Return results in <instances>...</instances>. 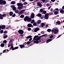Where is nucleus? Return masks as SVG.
Segmentation results:
<instances>
[{"label":"nucleus","mask_w":64,"mask_h":64,"mask_svg":"<svg viewBox=\"0 0 64 64\" xmlns=\"http://www.w3.org/2000/svg\"><path fill=\"white\" fill-rule=\"evenodd\" d=\"M46 35V34H44L38 38L36 39V40H35L34 42V43H36L38 44V42H41V40H40L39 42H38V40H40V39L42 37H43V36H45Z\"/></svg>","instance_id":"nucleus-1"},{"label":"nucleus","mask_w":64,"mask_h":64,"mask_svg":"<svg viewBox=\"0 0 64 64\" xmlns=\"http://www.w3.org/2000/svg\"><path fill=\"white\" fill-rule=\"evenodd\" d=\"M57 28H56L55 27L54 28L53 30H52V33L54 32V33L55 34H57L58 33V32H59V30H57L56 29Z\"/></svg>","instance_id":"nucleus-2"},{"label":"nucleus","mask_w":64,"mask_h":64,"mask_svg":"<svg viewBox=\"0 0 64 64\" xmlns=\"http://www.w3.org/2000/svg\"><path fill=\"white\" fill-rule=\"evenodd\" d=\"M24 20L25 21H28L29 22V21H31L32 20V19L31 18H30L28 16H26V17L24 18Z\"/></svg>","instance_id":"nucleus-3"},{"label":"nucleus","mask_w":64,"mask_h":64,"mask_svg":"<svg viewBox=\"0 0 64 64\" xmlns=\"http://www.w3.org/2000/svg\"><path fill=\"white\" fill-rule=\"evenodd\" d=\"M6 4V2L5 0L3 1V0H0V4H2L5 5Z\"/></svg>","instance_id":"nucleus-4"},{"label":"nucleus","mask_w":64,"mask_h":64,"mask_svg":"<svg viewBox=\"0 0 64 64\" xmlns=\"http://www.w3.org/2000/svg\"><path fill=\"white\" fill-rule=\"evenodd\" d=\"M11 8H12V9L13 10L15 11L16 10V8L15 7L14 5H12L10 6Z\"/></svg>","instance_id":"nucleus-5"},{"label":"nucleus","mask_w":64,"mask_h":64,"mask_svg":"<svg viewBox=\"0 0 64 64\" xmlns=\"http://www.w3.org/2000/svg\"><path fill=\"white\" fill-rule=\"evenodd\" d=\"M18 33L20 34H22L24 33V31L22 30H20L18 31Z\"/></svg>","instance_id":"nucleus-6"},{"label":"nucleus","mask_w":64,"mask_h":64,"mask_svg":"<svg viewBox=\"0 0 64 64\" xmlns=\"http://www.w3.org/2000/svg\"><path fill=\"white\" fill-rule=\"evenodd\" d=\"M48 15V14H46L45 15L44 18L45 19H48V18L49 17Z\"/></svg>","instance_id":"nucleus-7"},{"label":"nucleus","mask_w":64,"mask_h":64,"mask_svg":"<svg viewBox=\"0 0 64 64\" xmlns=\"http://www.w3.org/2000/svg\"><path fill=\"white\" fill-rule=\"evenodd\" d=\"M39 30V28H36L34 29V32H37Z\"/></svg>","instance_id":"nucleus-8"},{"label":"nucleus","mask_w":64,"mask_h":64,"mask_svg":"<svg viewBox=\"0 0 64 64\" xmlns=\"http://www.w3.org/2000/svg\"><path fill=\"white\" fill-rule=\"evenodd\" d=\"M25 10H22L19 13V14H20V15H21L22 13H23L24 12H25Z\"/></svg>","instance_id":"nucleus-9"},{"label":"nucleus","mask_w":64,"mask_h":64,"mask_svg":"<svg viewBox=\"0 0 64 64\" xmlns=\"http://www.w3.org/2000/svg\"><path fill=\"white\" fill-rule=\"evenodd\" d=\"M17 5L18 6V7H19V6H23V4L18 3L17 4Z\"/></svg>","instance_id":"nucleus-10"},{"label":"nucleus","mask_w":64,"mask_h":64,"mask_svg":"<svg viewBox=\"0 0 64 64\" xmlns=\"http://www.w3.org/2000/svg\"><path fill=\"white\" fill-rule=\"evenodd\" d=\"M25 45H26L25 44H24L23 45H20L19 46H20V47L21 48H23V47L24 48V47H25V46H24Z\"/></svg>","instance_id":"nucleus-11"},{"label":"nucleus","mask_w":64,"mask_h":64,"mask_svg":"<svg viewBox=\"0 0 64 64\" xmlns=\"http://www.w3.org/2000/svg\"><path fill=\"white\" fill-rule=\"evenodd\" d=\"M34 14L33 13H32L31 14V18H34Z\"/></svg>","instance_id":"nucleus-12"},{"label":"nucleus","mask_w":64,"mask_h":64,"mask_svg":"<svg viewBox=\"0 0 64 64\" xmlns=\"http://www.w3.org/2000/svg\"><path fill=\"white\" fill-rule=\"evenodd\" d=\"M52 40L51 39H49L48 40L46 41V43H48V42H50V41H51Z\"/></svg>","instance_id":"nucleus-13"},{"label":"nucleus","mask_w":64,"mask_h":64,"mask_svg":"<svg viewBox=\"0 0 64 64\" xmlns=\"http://www.w3.org/2000/svg\"><path fill=\"white\" fill-rule=\"evenodd\" d=\"M38 36H35L34 37V38H33V40H36V39H36V38H38Z\"/></svg>","instance_id":"nucleus-14"},{"label":"nucleus","mask_w":64,"mask_h":64,"mask_svg":"<svg viewBox=\"0 0 64 64\" xmlns=\"http://www.w3.org/2000/svg\"><path fill=\"white\" fill-rule=\"evenodd\" d=\"M60 12L61 13H62V14H64V10H60Z\"/></svg>","instance_id":"nucleus-15"},{"label":"nucleus","mask_w":64,"mask_h":64,"mask_svg":"<svg viewBox=\"0 0 64 64\" xmlns=\"http://www.w3.org/2000/svg\"><path fill=\"white\" fill-rule=\"evenodd\" d=\"M41 22V20H38L37 22V23L38 24H39Z\"/></svg>","instance_id":"nucleus-16"},{"label":"nucleus","mask_w":64,"mask_h":64,"mask_svg":"<svg viewBox=\"0 0 64 64\" xmlns=\"http://www.w3.org/2000/svg\"><path fill=\"white\" fill-rule=\"evenodd\" d=\"M27 26L28 27H31L32 26V24H28Z\"/></svg>","instance_id":"nucleus-17"},{"label":"nucleus","mask_w":64,"mask_h":64,"mask_svg":"<svg viewBox=\"0 0 64 64\" xmlns=\"http://www.w3.org/2000/svg\"><path fill=\"white\" fill-rule=\"evenodd\" d=\"M56 24H57L58 25H60L61 24V22L59 21H58L56 22Z\"/></svg>","instance_id":"nucleus-18"},{"label":"nucleus","mask_w":64,"mask_h":64,"mask_svg":"<svg viewBox=\"0 0 64 64\" xmlns=\"http://www.w3.org/2000/svg\"><path fill=\"white\" fill-rule=\"evenodd\" d=\"M13 12H10L9 13V15L10 16H12V15H13Z\"/></svg>","instance_id":"nucleus-19"},{"label":"nucleus","mask_w":64,"mask_h":64,"mask_svg":"<svg viewBox=\"0 0 64 64\" xmlns=\"http://www.w3.org/2000/svg\"><path fill=\"white\" fill-rule=\"evenodd\" d=\"M58 11H55L54 12V14L55 15H57V14H58Z\"/></svg>","instance_id":"nucleus-20"},{"label":"nucleus","mask_w":64,"mask_h":64,"mask_svg":"<svg viewBox=\"0 0 64 64\" xmlns=\"http://www.w3.org/2000/svg\"><path fill=\"white\" fill-rule=\"evenodd\" d=\"M38 6H40V7H41V6H42V4H41V3H38Z\"/></svg>","instance_id":"nucleus-21"},{"label":"nucleus","mask_w":64,"mask_h":64,"mask_svg":"<svg viewBox=\"0 0 64 64\" xmlns=\"http://www.w3.org/2000/svg\"><path fill=\"white\" fill-rule=\"evenodd\" d=\"M23 6H18V9H21L23 8Z\"/></svg>","instance_id":"nucleus-22"},{"label":"nucleus","mask_w":64,"mask_h":64,"mask_svg":"<svg viewBox=\"0 0 64 64\" xmlns=\"http://www.w3.org/2000/svg\"><path fill=\"white\" fill-rule=\"evenodd\" d=\"M32 37V36H29L26 37V38L27 39H29V38H31V37Z\"/></svg>","instance_id":"nucleus-23"},{"label":"nucleus","mask_w":64,"mask_h":64,"mask_svg":"<svg viewBox=\"0 0 64 64\" xmlns=\"http://www.w3.org/2000/svg\"><path fill=\"white\" fill-rule=\"evenodd\" d=\"M6 27L4 25H2V29H4Z\"/></svg>","instance_id":"nucleus-24"},{"label":"nucleus","mask_w":64,"mask_h":64,"mask_svg":"<svg viewBox=\"0 0 64 64\" xmlns=\"http://www.w3.org/2000/svg\"><path fill=\"white\" fill-rule=\"evenodd\" d=\"M35 22V21L34 20H32L31 22H30L32 24H33V23H34Z\"/></svg>","instance_id":"nucleus-25"},{"label":"nucleus","mask_w":64,"mask_h":64,"mask_svg":"<svg viewBox=\"0 0 64 64\" xmlns=\"http://www.w3.org/2000/svg\"><path fill=\"white\" fill-rule=\"evenodd\" d=\"M40 24L41 25L40 26H42V27H43L44 26V23H42L41 24Z\"/></svg>","instance_id":"nucleus-26"},{"label":"nucleus","mask_w":64,"mask_h":64,"mask_svg":"<svg viewBox=\"0 0 64 64\" xmlns=\"http://www.w3.org/2000/svg\"><path fill=\"white\" fill-rule=\"evenodd\" d=\"M16 3V2L14 1H13L12 2L11 4H15V3Z\"/></svg>","instance_id":"nucleus-27"},{"label":"nucleus","mask_w":64,"mask_h":64,"mask_svg":"<svg viewBox=\"0 0 64 64\" xmlns=\"http://www.w3.org/2000/svg\"><path fill=\"white\" fill-rule=\"evenodd\" d=\"M40 11L41 13H42V12H43V9L41 8L40 9Z\"/></svg>","instance_id":"nucleus-28"},{"label":"nucleus","mask_w":64,"mask_h":64,"mask_svg":"<svg viewBox=\"0 0 64 64\" xmlns=\"http://www.w3.org/2000/svg\"><path fill=\"white\" fill-rule=\"evenodd\" d=\"M34 26H37V22H34L33 24Z\"/></svg>","instance_id":"nucleus-29"},{"label":"nucleus","mask_w":64,"mask_h":64,"mask_svg":"<svg viewBox=\"0 0 64 64\" xmlns=\"http://www.w3.org/2000/svg\"><path fill=\"white\" fill-rule=\"evenodd\" d=\"M18 47H15L14 48L12 49V50H15V49H18Z\"/></svg>","instance_id":"nucleus-30"},{"label":"nucleus","mask_w":64,"mask_h":64,"mask_svg":"<svg viewBox=\"0 0 64 64\" xmlns=\"http://www.w3.org/2000/svg\"><path fill=\"white\" fill-rule=\"evenodd\" d=\"M0 46L2 47H3L4 46V44H1Z\"/></svg>","instance_id":"nucleus-31"},{"label":"nucleus","mask_w":64,"mask_h":64,"mask_svg":"<svg viewBox=\"0 0 64 64\" xmlns=\"http://www.w3.org/2000/svg\"><path fill=\"white\" fill-rule=\"evenodd\" d=\"M27 4H28V3H27V2H25L23 4L24 5H27Z\"/></svg>","instance_id":"nucleus-32"},{"label":"nucleus","mask_w":64,"mask_h":64,"mask_svg":"<svg viewBox=\"0 0 64 64\" xmlns=\"http://www.w3.org/2000/svg\"><path fill=\"white\" fill-rule=\"evenodd\" d=\"M33 41V40H32L31 42H30L29 41L27 42L26 44H30V42H32V41Z\"/></svg>","instance_id":"nucleus-33"},{"label":"nucleus","mask_w":64,"mask_h":64,"mask_svg":"<svg viewBox=\"0 0 64 64\" xmlns=\"http://www.w3.org/2000/svg\"><path fill=\"white\" fill-rule=\"evenodd\" d=\"M42 16V15L40 14H38V17H41Z\"/></svg>","instance_id":"nucleus-34"},{"label":"nucleus","mask_w":64,"mask_h":64,"mask_svg":"<svg viewBox=\"0 0 64 64\" xmlns=\"http://www.w3.org/2000/svg\"><path fill=\"white\" fill-rule=\"evenodd\" d=\"M2 15L0 14V19H2L3 18V17L2 16Z\"/></svg>","instance_id":"nucleus-35"},{"label":"nucleus","mask_w":64,"mask_h":64,"mask_svg":"<svg viewBox=\"0 0 64 64\" xmlns=\"http://www.w3.org/2000/svg\"><path fill=\"white\" fill-rule=\"evenodd\" d=\"M24 15H21L20 16V18H24Z\"/></svg>","instance_id":"nucleus-36"},{"label":"nucleus","mask_w":64,"mask_h":64,"mask_svg":"<svg viewBox=\"0 0 64 64\" xmlns=\"http://www.w3.org/2000/svg\"><path fill=\"white\" fill-rule=\"evenodd\" d=\"M47 31L48 32H51V30L50 29H48L47 30Z\"/></svg>","instance_id":"nucleus-37"},{"label":"nucleus","mask_w":64,"mask_h":64,"mask_svg":"<svg viewBox=\"0 0 64 64\" xmlns=\"http://www.w3.org/2000/svg\"><path fill=\"white\" fill-rule=\"evenodd\" d=\"M43 13H44V14H45L47 13V12L46 11H43V12H42Z\"/></svg>","instance_id":"nucleus-38"},{"label":"nucleus","mask_w":64,"mask_h":64,"mask_svg":"<svg viewBox=\"0 0 64 64\" xmlns=\"http://www.w3.org/2000/svg\"><path fill=\"white\" fill-rule=\"evenodd\" d=\"M15 12L16 13H18L19 12V11L18 10H16L15 11Z\"/></svg>","instance_id":"nucleus-39"},{"label":"nucleus","mask_w":64,"mask_h":64,"mask_svg":"<svg viewBox=\"0 0 64 64\" xmlns=\"http://www.w3.org/2000/svg\"><path fill=\"white\" fill-rule=\"evenodd\" d=\"M3 42L4 43H7V41H6V40H4L3 41Z\"/></svg>","instance_id":"nucleus-40"},{"label":"nucleus","mask_w":64,"mask_h":64,"mask_svg":"<svg viewBox=\"0 0 64 64\" xmlns=\"http://www.w3.org/2000/svg\"><path fill=\"white\" fill-rule=\"evenodd\" d=\"M52 14H52V13H49L48 14V15H52Z\"/></svg>","instance_id":"nucleus-41"},{"label":"nucleus","mask_w":64,"mask_h":64,"mask_svg":"<svg viewBox=\"0 0 64 64\" xmlns=\"http://www.w3.org/2000/svg\"><path fill=\"white\" fill-rule=\"evenodd\" d=\"M28 31H30L31 30V28H28Z\"/></svg>","instance_id":"nucleus-42"},{"label":"nucleus","mask_w":64,"mask_h":64,"mask_svg":"<svg viewBox=\"0 0 64 64\" xmlns=\"http://www.w3.org/2000/svg\"><path fill=\"white\" fill-rule=\"evenodd\" d=\"M8 36L6 35L4 36V38H6Z\"/></svg>","instance_id":"nucleus-43"},{"label":"nucleus","mask_w":64,"mask_h":64,"mask_svg":"<svg viewBox=\"0 0 64 64\" xmlns=\"http://www.w3.org/2000/svg\"><path fill=\"white\" fill-rule=\"evenodd\" d=\"M0 33L1 34H2V33H3V30H1L0 31Z\"/></svg>","instance_id":"nucleus-44"},{"label":"nucleus","mask_w":64,"mask_h":64,"mask_svg":"<svg viewBox=\"0 0 64 64\" xmlns=\"http://www.w3.org/2000/svg\"><path fill=\"white\" fill-rule=\"evenodd\" d=\"M16 15L15 14H14L12 15V17H14Z\"/></svg>","instance_id":"nucleus-45"},{"label":"nucleus","mask_w":64,"mask_h":64,"mask_svg":"<svg viewBox=\"0 0 64 64\" xmlns=\"http://www.w3.org/2000/svg\"><path fill=\"white\" fill-rule=\"evenodd\" d=\"M53 37V36L52 35L50 37V38H52Z\"/></svg>","instance_id":"nucleus-46"},{"label":"nucleus","mask_w":64,"mask_h":64,"mask_svg":"<svg viewBox=\"0 0 64 64\" xmlns=\"http://www.w3.org/2000/svg\"><path fill=\"white\" fill-rule=\"evenodd\" d=\"M44 17V16L42 15V16L41 17V18L42 19H43Z\"/></svg>","instance_id":"nucleus-47"},{"label":"nucleus","mask_w":64,"mask_h":64,"mask_svg":"<svg viewBox=\"0 0 64 64\" xmlns=\"http://www.w3.org/2000/svg\"><path fill=\"white\" fill-rule=\"evenodd\" d=\"M46 0H42V1L44 3L45 2Z\"/></svg>","instance_id":"nucleus-48"},{"label":"nucleus","mask_w":64,"mask_h":64,"mask_svg":"<svg viewBox=\"0 0 64 64\" xmlns=\"http://www.w3.org/2000/svg\"><path fill=\"white\" fill-rule=\"evenodd\" d=\"M7 32L6 31H5L4 32V34H6Z\"/></svg>","instance_id":"nucleus-49"},{"label":"nucleus","mask_w":64,"mask_h":64,"mask_svg":"<svg viewBox=\"0 0 64 64\" xmlns=\"http://www.w3.org/2000/svg\"><path fill=\"white\" fill-rule=\"evenodd\" d=\"M46 6H49V4H46Z\"/></svg>","instance_id":"nucleus-50"},{"label":"nucleus","mask_w":64,"mask_h":64,"mask_svg":"<svg viewBox=\"0 0 64 64\" xmlns=\"http://www.w3.org/2000/svg\"><path fill=\"white\" fill-rule=\"evenodd\" d=\"M32 39V38H30L29 40V41H31Z\"/></svg>","instance_id":"nucleus-51"},{"label":"nucleus","mask_w":64,"mask_h":64,"mask_svg":"<svg viewBox=\"0 0 64 64\" xmlns=\"http://www.w3.org/2000/svg\"><path fill=\"white\" fill-rule=\"evenodd\" d=\"M10 45V46H12L13 45V43H12V44H11Z\"/></svg>","instance_id":"nucleus-52"},{"label":"nucleus","mask_w":64,"mask_h":64,"mask_svg":"<svg viewBox=\"0 0 64 64\" xmlns=\"http://www.w3.org/2000/svg\"><path fill=\"white\" fill-rule=\"evenodd\" d=\"M8 29H10V26H8Z\"/></svg>","instance_id":"nucleus-53"},{"label":"nucleus","mask_w":64,"mask_h":64,"mask_svg":"<svg viewBox=\"0 0 64 64\" xmlns=\"http://www.w3.org/2000/svg\"><path fill=\"white\" fill-rule=\"evenodd\" d=\"M55 0H51V1L52 2H54Z\"/></svg>","instance_id":"nucleus-54"},{"label":"nucleus","mask_w":64,"mask_h":64,"mask_svg":"<svg viewBox=\"0 0 64 64\" xmlns=\"http://www.w3.org/2000/svg\"><path fill=\"white\" fill-rule=\"evenodd\" d=\"M51 7V6H50L48 8V10H49L50 9V8Z\"/></svg>","instance_id":"nucleus-55"},{"label":"nucleus","mask_w":64,"mask_h":64,"mask_svg":"<svg viewBox=\"0 0 64 64\" xmlns=\"http://www.w3.org/2000/svg\"><path fill=\"white\" fill-rule=\"evenodd\" d=\"M6 16V14H4L2 15V17H3L4 16Z\"/></svg>","instance_id":"nucleus-56"},{"label":"nucleus","mask_w":64,"mask_h":64,"mask_svg":"<svg viewBox=\"0 0 64 64\" xmlns=\"http://www.w3.org/2000/svg\"><path fill=\"white\" fill-rule=\"evenodd\" d=\"M10 48H11V49H13V46H12L10 47Z\"/></svg>","instance_id":"nucleus-57"},{"label":"nucleus","mask_w":64,"mask_h":64,"mask_svg":"<svg viewBox=\"0 0 64 64\" xmlns=\"http://www.w3.org/2000/svg\"><path fill=\"white\" fill-rule=\"evenodd\" d=\"M52 10H53V8H51L50 9L51 11H52Z\"/></svg>","instance_id":"nucleus-58"},{"label":"nucleus","mask_w":64,"mask_h":64,"mask_svg":"<svg viewBox=\"0 0 64 64\" xmlns=\"http://www.w3.org/2000/svg\"><path fill=\"white\" fill-rule=\"evenodd\" d=\"M48 0H46V2H45L46 3H47V2H48Z\"/></svg>","instance_id":"nucleus-59"},{"label":"nucleus","mask_w":64,"mask_h":64,"mask_svg":"<svg viewBox=\"0 0 64 64\" xmlns=\"http://www.w3.org/2000/svg\"><path fill=\"white\" fill-rule=\"evenodd\" d=\"M2 26H0V29H2Z\"/></svg>","instance_id":"nucleus-60"},{"label":"nucleus","mask_w":64,"mask_h":64,"mask_svg":"<svg viewBox=\"0 0 64 64\" xmlns=\"http://www.w3.org/2000/svg\"><path fill=\"white\" fill-rule=\"evenodd\" d=\"M55 10H56V11H58V8H56Z\"/></svg>","instance_id":"nucleus-61"},{"label":"nucleus","mask_w":64,"mask_h":64,"mask_svg":"<svg viewBox=\"0 0 64 64\" xmlns=\"http://www.w3.org/2000/svg\"><path fill=\"white\" fill-rule=\"evenodd\" d=\"M23 36V35L22 34H21L20 35V36Z\"/></svg>","instance_id":"nucleus-62"},{"label":"nucleus","mask_w":64,"mask_h":64,"mask_svg":"<svg viewBox=\"0 0 64 64\" xmlns=\"http://www.w3.org/2000/svg\"><path fill=\"white\" fill-rule=\"evenodd\" d=\"M46 28H47V26H48V25H46Z\"/></svg>","instance_id":"nucleus-63"},{"label":"nucleus","mask_w":64,"mask_h":64,"mask_svg":"<svg viewBox=\"0 0 64 64\" xmlns=\"http://www.w3.org/2000/svg\"><path fill=\"white\" fill-rule=\"evenodd\" d=\"M62 8H63V9H64V6L62 7Z\"/></svg>","instance_id":"nucleus-64"}]
</instances>
